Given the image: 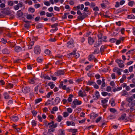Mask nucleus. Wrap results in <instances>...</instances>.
Segmentation results:
<instances>
[{"instance_id": "1", "label": "nucleus", "mask_w": 135, "mask_h": 135, "mask_svg": "<svg viewBox=\"0 0 135 135\" xmlns=\"http://www.w3.org/2000/svg\"><path fill=\"white\" fill-rule=\"evenodd\" d=\"M81 103V101L78 100L77 99H75L73 102L72 107L73 108H75L76 107V105H80Z\"/></svg>"}, {"instance_id": "2", "label": "nucleus", "mask_w": 135, "mask_h": 135, "mask_svg": "<svg viewBox=\"0 0 135 135\" xmlns=\"http://www.w3.org/2000/svg\"><path fill=\"white\" fill-rule=\"evenodd\" d=\"M115 62L118 64L120 68H123L124 67V65L123 64L124 62L123 61L118 59H116Z\"/></svg>"}, {"instance_id": "3", "label": "nucleus", "mask_w": 135, "mask_h": 135, "mask_svg": "<svg viewBox=\"0 0 135 135\" xmlns=\"http://www.w3.org/2000/svg\"><path fill=\"white\" fill-rule=\"evenodd\" d=\"M74 41L73 40H71L70 41L67 43V47L69 48H73L74 47L73 44Z\"/></svg>"}, {"instance_id": "4", "label": "nucleus", "mask_w": 135, "mask_h": 135, "mask_svg": "<svg viewBox=\"0 0 135 135\" xmlns=\"http://www.w3.org/2000/svg\"><path fill=\"white\" fill-rule=\"evenodd\" d=\"M108 101V100L106 98L104 99H102L101 100V103L103 107L104 108H106L107 107V103Z\"/></svg>"}, {"instance_id": "5", "label": "nucleus", "mask_w": 135, "mask_h": 135, "mask_svg": "<svg viewBox=\"0 0 135 135\" xmlns=\"http://www.w3.org/2000/svg\"><path fill=\"white\" fill-rule=\"evenodd\" d=\"M34 51L35 54H39L41 52V50L40 47L38 46H36L34 48Z\"/></svg>"}, {"instance_id": "6", "label": "nucleus", "mask_w": 135, "mask_h": 135, "mask_svg": "<svg viewBox=\"0 0 135 135\" xmlns=\"http://www.w3.org/2000/svg\"><path fill=\"white\" fill-rule=\"evenodd\" d=\"M113 71L114 72H116L119 75H121V69H119L118 67H115L114 68L113 70Z\"/></svg>"}, {"instance_id": "7", "label": "nucleus", "mask_w": 135, "mask_h": 135, "mask_svg": "<svg viewBox=\"0 0 135 135\" xmlns=\"http://www.w3.org/2000/svg\"><path fill=\"white\" fill-rule=\"evenodd\" d=\"M30 89L29 87L24 86L22 88V91L24 93H27L30 91Z\"/></svg>"}, {"instance_id": "8", "label": "nucleus", "mask_w": 135, "mask_h": 135, "mask_svg": "<svg viewBox=\"0 0 135 135\" xmlns=\"http://www.w3.org/2000/svg\"><path fill=\"white\" fill-rule=\"evenodd\" d=\"M79 96L83 97L86 96V94L84 90L82 91L80 90L79 92Z\"/></svg>"}, {"instance_id": "9", "label": "nucleus", "mask_w": 135, "mask_h": 135, "mask_svg": "<svg viewBox=\"0 0 135 135\" xmlns=\"http://www.w3.org/2000/svg\"><path fill=\"white\" fill-rule=\"evenodd\" d=\"M64 72L63 71L59 70L55 72V74L56 76H60L64 75Z\"/></svg>"}, {"instance_id": "10", "label": "nucleus", "mask_w": 135, "mask_h": 135, "mask_svg": "<svg viewBox=\"0 0 135 135\" xmlns=\"http://www.w3.org/2000/svg\"><path fill=\"white\" fill-rule=\"evenodd\" d=\"M128 105L130 107V109H133V107L135 106V100L132 101L130 104H128Z\"/></svg>"}, {"instance_id": "11", "label": "nucleus", "mask_w": 135, "mask_h": 135, "mask_svg": "<svg viewBox=\"0 0 135 135\" xmlns=\"http://www.w3.org/2000/svg\"><path fill=\"white\" fill-rule=\"evenodd\" d=\"M77 14L81 16H79L78 17V18L79 19H81V20H83V19L84 18V16H81L82 15V13H81V12L80 10H78V11L77 12Z\"/></svg>"}, {"instance_id": "12", "label": "nucleus", "mask_w": 135, "mask_h": 135, "mask_svg": "<svg viewBox=\"0 0 135 135\" xmlns=\"http://www.w3.org/2000/svg\"><path fill=\"white\" fill-rule=\"evenodd\" d=\"M84 8V6L83 4H79L76 7H75L74 8H75L77 9H80L81 10H82Z\"/></svg>"}, {"instance_id": "13", "label": "nucleus", "mask_w": 135, "mask_h": 135, "mask_svg": "<svg viewBox=\"0 0 135 135\" xmlns=\"http://www.w3.org/2000/svg\"><path fill=\"white\" fill-rule=\"evenodd\" d=\"M102 44V42L101 40H98V41L96 42L94 44V46L95 47H97L101 45Z\"/></svg>"}, {"instance_id": "14", "label": "nucleus", "mask_w": 135, "mask_h": 135, "mask_svg": "<svg viewBox=\"0 0 135 135\" xmlns=\"http://www.w3.org/2000/svg\"><path fill=\"white\" fill-rule=\"evenodd\" d=\"M88 42L89 44L92 45L94 42V40L91 37H89L88 38Z\"/></svg>"}, {"instance_id": "15", "label": "nucleus", "mask_w": 135, "mask_h": 135, "mask_svg": "<svg viewBox=\"0 0 135 135\" xmlns=\"http://www.w3.org/2000/svg\"><path fill=\"white\" fill-rule=\"evenodd\" d=\"M22 49L20 47L16 46L15 47L14 50L16 52H20Z\"/></svg>"}, {"instance_id": "16", "label": "nucleus", "mask_w": 135, "mask_h": 135, "mask_svg": "<svg viewBox=\"0 0 135 135\" xmlns=\"http://www.w3.org/2000/svg\"><path fill=\"white\" fill-rule=\"evenodd\" d=\"M66 124L68 126H74L75 125V123L73 121H67L66 122Z\"/></svg>"}, {"instance_id": "17", "label": "nucleus", "mask_w": 135, "mask_h": 135, "mask_svg": "<svg viewBox=\"0 0 135 135\" xmlns=\"http://www.w3.org/2000/svg\"><path fill=\"white\" fill-rule=\"evenodd\" d=\"M11 120L14 122L17 121L18 119V117L16 116H12L11 117Z\"/></svg>"}, {"instance_id": "18", "label": "nucleus", "mask_w": 135, "mask_h": 135, "mask_svg": "<svg viewBox=\"0 0 135 135\" xmlns=\"http://www.w3.org/2000/svg\"><path fill=\"white\" fill-rule=\"evenodd\" d=\"M63 88L62 89L66 90L67 93H69L70 91L71 88L68 87L67 88L66 87V85H64Z\"/></svg>"}, {"instance_id": "19", "label": "nucleus", "mask_w": 135, "mask_h": 135, "mask_svg": "<svg viewBox=\"0 0 135 135\" xmlns=\"http://www.w3.org/2000/svg\"><path fill=\"white\" fill-rule=\"evenodd\" d=\"M60 98L59 97H56L54 100L55 105H57L60 103Z\"/></svg>"}, {"instance_id": "20", "label": "nucleus", "mask_w": 135, "mask_h": 135, "mask_svg": "<svg viewBox=\"0 0 135 135\" xmlns=\"http://www.w3.org/2000/svg\"><path fill=\"white\" fill-rule=\"evenodd\" d=\"M124 37H122L120 38L119 40H117L116 42V44L117 45L119 44L121 42V41H123L124 40Z\"/></svg>"}, {"instance_id": "21", "label": "nucleus", "mask_w": 135, "mask_h": 135, "mask_svg": "<svg viewBox=\"0 0 135 135\" xmlns=\"http://www.w3.org/2000/svg\"><path fill=\"white\" fill-rule=\"evenodd\" d=\"M7 43L8 45L10 46V47H13L15 45V43L14 42H10L8 41L7 42Z\"/></svg>"}, {"instance_id": "22", "label": "nucleus", "mask_w": 135, "mask_h": 135, "mask_svg": "<svg viewBox=\"0 0 135 135\" xmlns=\"http://www.w3.org/2000/svg\"><path fill=\"white\" fill-rule=\"evenodd\" d=\"M3 96L4 98L6 99H9L11 98V97L9 96L8 94L6 92H5L4 93Z\"/></svg>"}, {"instance_id": "23", "label": "nucleus", "mask_w": 135, "mask_h": 135, "mask_svg": "<svg viewBox=\"0 0 135 135\" xmlns=\"http://www.w3.org/2000/svg\"><path fill=\"white\" fill-rule=\"evenodd\" d=\"M3 53L5 54H9L10 53V51L6 48L2 50Z\"/></svg>"}, {"instance_id": "24", "label": "nucleus", "mask_w": 135, "mask_h": 135, "mask_svg": "<svg viewBox=\"0 0 135 135\" xmlns=\"http://www.w3.org/2000/svg\"><path fill=\"white\" fill-rule=\"evenodd\" d=\"M98 116V114L94 113H92L90 114V117L91 119H94Z\"/></svg>"}, {"instance_id": "25", "label": "nucleus", "mask_w": 135, "mask_h": 135, "mask_svg": "<svg viewBox=\"0 0 135 135\" xmlns=\"http://www.w3.org/2000/svg\"><path fill=\"white\" fill-rule=\"evenodd\" d=\"M133 99L132 97H128L126 98V100L128 102V104H130L132 101H133Z\"/></svg>"}, {"instance_id": "26", "label": "nucleus", "mask_w": 135, "mask_h": 135, "mask_svg": "<svg viewBox=\"0 0 135 135\" xmlns=\"http://www.w3.org/2000/svg\"><path fill=\"white\" fill-rule=\"evenodd\" d=\"M58 110V108L57 107H54L52 109V110L51 112V113L52 114L55 113L54 111H56Z\"/></svg>"}, {"instance_id": "27", "label": "nucleus", "mask_w": 135, "mask_h": 135, "mask_svg": "<svg viewBox=\"0 0 135 135\" xmlns=\"http://www.w3.org/2000/svg\"><path fill=\"white\" fill-rule=\"evenodd\" d=\"M73 97V95L72 94H70L68 99V101L69 102H71L72 100V98Z\"/></svg>"}, {"instance_id": "28", "label": "nucleus", "mask_w": 135, "mask_h": 135, "mask_svg": "<svg viewBox=\"0 0 135 135\" xmlns=\"http://www.w3.org/2000/svg\"><path fill=\"white\" fill-rule=\"evenodd\" d=\"M69 131L73 133H75L77 132V129H69Z\"/></svg>"}, {"instance_id": "29", "label": "nucleus", "mask_w": 135, "mask_h": 135, "mask_svg": "<svg viewBox=\"0 0 135 135\" xmlns=\"http://www.w3.org/2000/svg\"><path fill=\"white\" fill-rule=\"evenodd\" d=\"M95 82L94 81H89L87 83L88 85H93L95 84Z\"/></svg>"}, {"instance_id": "30", "label": "nucleus", "mask_w": 135, "mask_h": 135, "mask_svg": "<svg viewBox=\"0 0 135 135\" xmlns=\"http://www.w3.org/2000/svg\"><path fill=\"white\" fill-rule=\"evenodd\" d=\"M42 100V99L41 98L36 99L35 100V104H37L41 102Z\"/></svg>"}, {"instance_id": "31", "label": "nucleus", "mask_w": 135, "mask_h": 135, "mask_svg": "<svg viewBox=\"0 0 135 135\" xmlns=\"http://www.w3.org/2000/svg\"><path fill=\"white\" fill-rule=\"evenodd\" d=\"M34 17V15H28L26 16L28 20H31Z\"/></svg>"}, {"instance_id": "32", "label": "nucleus", "mask_w": 135, "mask_h": 135, "mask_svg": "<svg viewBox=\"0 0 135 135\" xmlns=\"http://www.w3.org/2000/svg\"><path fill=\"white\" fill-rule=\"evenodd\" d=\"M102 94L103 96H105L107 95L110 96V93H108L106 92H102Z\"/></svg>"}, {"instance_id": "33", "label": "nucleus", "mask_w": 135, "mask_h": 135, "mask_svg": "<svg viewBox=\"0 0 135 135\" xmlns=\"http://www.w3.org/2000/svg\"><path fill=\"white\" fill-rule=\"evenodd\" d=\"M127 18L130 19H133L135 18V17L133 15H129L128 16Z\"/></svg>"}, {"instance_id": "34", "label": "nucleus", "mask_w": 135, "mask_h": 135, "mask_svg": "<svg viewBox=\"0 0 135 135\" xmlns=\"http://www.w3.org/2000/svg\"><path fill=\"white\" fill-rule=\"evenodd\" d=\"M62 118V117L60 115H59L57 117V121L59 122H60Z\"/></svg>"}, {"instance_id": "35", "label": "nucleus", "mask_w": 135, "mask_h": 135, "mask_svg": "<svg viewBox=\"0 0 135 135\" xmlns=\"http://www.w3.org/2000/svg\"><path fill=\"white\" fill-rule=\"evenodd\" d=\"M126 115V114H122L121 115V117L118 118V120H121V119H122V120L123 119H124L125 118Z\"/></svg>"}, {"instance_id": "36", "label": "nucleus", "mask_w": 135, "mask_h": 135, "mask_svg": "<svg viewBox=\"0 0 135 135\" xmlns=\"http://www.w3.org/2000/svg\"><path fill=\"white\" fill-rule=\"evenodd\" d=\"M13 85L10 83H8L7 86L6 88L7 89H9L11 88H13Z\"/></svg>"}, {"instance_id": "37", "label": "nucleus", "mask_w": 135, "mask_h": 135, "mask_svg": "<svg viewBox=\"0 0 135 135\" xmlns=\"http://www.w3.org/2000/svg\"><path fill=\"white\" fill-rule=\"evenodd\" d=\"M52 124H51V126H50V127H52V128H56L57 127V123H56L55 124H54V122L53 121V123H52Z\"/></svg>"}, {"instance_id": "38", "label": "nucleus", "mask_w": 135, "mask_h": 135, "mask_svg": "<svg viewBox=\"0 0 135 135\" xmlns=\"http://www.w3.org/2000/svg\"><path fill=\"white\" fill-rule=\"evenodd\" d=\"M45 53L47 55H49L51 54V51L49 50L46 49L45 51Z\"/></svg>"}, {"instance_id": "39", "label": "nucleus", "mask_w": 135, "mask_h": 135, "mask_svg": "<svg viewBox=\"0 0 135 135\" xmlns=\"http://www.w3.org/2000/svg\"><path fill=\"white\" fill-rule=\"evenodd\" d=\"M17 14L19 17H21L23 15V14L21 11L19 10L17 12Z\"/></svg>"}, {"instance_id": "40", "label": "nucleus", "mask_w": 135, "mask_h": 135, "mask_svg": "<svg viewBox=\"0 0 135 135\" xmlns=\"http://www.w3.org/2000/svg\"><path fill=\"white\" fill-rule=\"evenodd\" d=\"M69 115V114L66 112H64L63 113V116L64 118H66Z\"/></svg>"}, {"instance_id": "41", "label": "nucleus", "mask_w": 135, "mask_h": 135, "mask_svg": "<svg viewBox=\"0 0 135 135\" xmlns=\"http://www.w3.org/2000/svg\"><path fill=\"white\" fill-rule=\"evenodd\" d=\"M134 2L133 1H129L128 3V5L130 7H132L134 5Z\"/></svg>"}, {"instance_id": "42", "label": "nucleus", "mask_w": 135, "mask_h": 135, "mask_svg": "<svg viewBox=\"0 0 135 135\" xmlns=\"http://www.w3.org/2000/svg\"><path fill=\"white\" fill-rule=\"evenodd\" d=\"M67 112L69 113H71L73 112V109L70 108H67L66 110Z\"/></svg>"}, {"instance_id": "43", "label": "nucleus", "mask_w": 135, "mask_h": 135, "mask_svg": "<svg viewBox=\"0 0 135 135\" xmlns=\"http://www.w3.org/2000/svg\"><path fill=\"white\" fill-rule=\"evenodd\" d=\"M94 58L95 57L94 56L90 55L89 56L88 59L89 61H91L93 60Z\"/></svg>"}, {"instance_id": "44", "label": "nucleus", "mask_w": 135, "mask_h": 135, "mask_svg": "<svg viewBox=\"0 0 135 135\" xmlns=\"http://www.w3.org/2000/svg\"><path fill=\"white\" fill-rule=\"evenodd\" d=\"M48 85L50 86V88L51 89H53L55 86V85L52 83H49Z\"/></svg>"}, {"instance_id": "45", "label": "nucleus", "mask_w": 135, "mask_h": 135, "mask_svg": "<svg viewBox=\"0 0 135 135\" xmlns=\"http://www.w3.org/2000/svg\"><path fill=\"white\" fill-rule=\"evenodd\" d=\"M53 93V92L52 91L48 93L47 95H46V97L47 98H49L50 97V96L52 95Z\"/></svg>"}, {"instance_id": "46", "label": "nucleus", "mask_w": 135, "mask_h": 135, "mask_svg": "<svg viewBox=\"0 0 135 135\" xmlns=\"http://www.w3.org/2000/svg\"><path fill=\"white\" fill-rule=\"evenodd\" d=\"M95 95L96 98L97 99L99 98L100 95H99V93L98 91H96L95 92Z\"/></svg>"}, {"instance_id": "47", "label": "nucleus", "mask_w": 135, "mask_h": 135, "mask_svg": "<svg viewBox=\"0 0 135 135\" xmlns=\"http://www.w3.org/2000/svg\"><path fill=\"white\" fill-rule=\"evenodd\" d=\"M69 14V13H65L62 16V18L63 19H66L67 18V16Z\"/></svg>"}, {"instance_id": "48", "label": "nucleus", "mask_w": 135, "mask_h": 135, "mask_svg": "<svg viewBox=\"0 0 135 135\" xmlns=\"http://www.w3.org/2000/svg\"><path fill=\"white\" fill-rule=\"evenodd\" d=\"M93 65H88L85 68V69L86 70H89L90 68L93 67Z\"/></svg>"}, {"instance_id": "49", "label": "nucleus", "mask_w": 135, "mask_h": 135, "mask_svg": "<svg viewBox=\"0 0 135 135\" xmlns=\"http://www.w3.org/2000/svg\"><path fill=\"white\" fill-rule=\"evenodd\" d=\"M46 15L48 17H51L54 16V14L53 13H49L47 12L46 13Z\"/></svg>"}, {"instance_id": "50", "label": "nucleus", "mask_w": 135, "mask_h": 135, "mask_svg": "<svg viewBox=\"0 0 135 135\" xmlns=\"http://www.w3.org/2000/svg\"><path fill=\"white\" fill-rule=\"evenodd\" d=\"M43 27V25L42 24L39 23L36 26V27L37 28H39Z\"/></svg>"}, {"instance_id": "51", "label": "nucleus", "mask_w": 135, "mask_h": 135, "mask_svg": "<svg viewBox=\"0 0 135 135\" xmlns=\"http://www.w3.org/2000/svg\"><path fill=\"white\" fill-rule=\"evenodd\" d=\"M63 82L62 81H61L60 83V84L59 86V87L60 88H62L63 89V88L64 85H63Z\"/></svg>"}, {"instance_id": "52", "label": "nucleus", "mask_w": 135, "mask_h": 135, "mask_svg": "<svg viewBox=\"0 0 135 135\" xmlns=\"http://www.w3.org/2000/svg\"><path fill=\"white\" fill-rule=\"evenodd\" d=\"M55 130V129L53 128H50L48 129V133L51 134V133L53 132Z\"/></svg>"}, {"instance_id": "53", "label": "nucleus", "mask_w": 135, "mask_h": 135, "mask_svg": "<svg viewBox=\"0 0 135 135\" xmlns=\"http://www.w3.org/2000/svg\"><path fill=\"white\" fill-rule=\"evenodd\" d=\"M35 79L34 78L31 79L30 80L29 82L31 84H34L35 82Z\"/></svg>"}, {"instance_id": "54", "label": "nucleus", "mask_w": 135, "mask_h": 135, "mask_svg": "<svg viewBox=\"0 0 135 135\" xmlns=\"http://www.w3.org/2000/svg\"><path fill=\"white\" fill-rule=\"evenodd\" d=\"M53 123V121H52L51 122L49 123H48L47 121H46L45 122V125L46 126H48L49 125L51 124H52V123Z\"/></svg>"}, {"instance_id": "55", "label": "nucleus", "mask_w": 135, "mask_h": 135, "mask_svg": "<svg viewBox=\"0 0 135 135\" xmlns=\"http://www.w3.org/2000/svg\"><path fill=\"white\" fill-rule=\"evenodd\" d=\"M44 4L47 6H49L50 5V3L49 2L47 1H46L44 2Z\"/></svg>"}, {"instance_id": "56", "label": "nucleus", "mask_w": 135, "mask_h": 135, "mask_svg": "<svg viewBox=\"0 0 135 135\" xmlns=\"http://www.w3.org/2000/svg\"><path fill=\"white\" fill-rule=\"evenodd\" d=\"M107 38V37L106 36H104L102 37L101 40L102 41H102L106 42L107 41L106 40V39Z\"/></svg>"}, {"instance_id": "57", "label": "nucleus", "mask_w": 135, "mask_h": 135, "mask_svg": "<svg viewBox=\"0 0 135 135\" xmlns=\"http://www.w3.org/2000/svg\"><path fill=\"white\" fill-rule=\"evenodd\" d=\"M29 11L32 13H33L35 12V9L33 8H30L28 9Z\"/></svg>"}, {"instance_id": "58", "label": "nucleus", "mask_w": 135, "mask_h": 135, "mask_svg": "<svg viewBox=\"0 0 135 135\" xmlns=\"http://www.w3.org/2000/svg\"><path fill=\"white\" fill-rule=\"evenodd\" d=\"M31 123L33 126H36V123L35 120H33L31 122Z\"/></svg>"}, {"instance_id": "59", "label": "nucleus", "mask_w": 135, "mask_h": 135, "mask_svg": "<svg viewBox=\"0 0 135 135\" xmlns=\"http://www.w3.org/2000/svg\"><path fill=\"white\" fill-rule=\"evenodd\" d=\"M99 50L98 49H95L93 53L94 54H97L99 53Z\"/></svg>"}, {"instance_id": "60", "label": "nucleus", "mask_w": 135, "mask_h": 135, "mask_svg": "<svg viewBox=\"0 0 135 135\" xmlns=\"http://www.w3.org/2000/svg\"><path fill=\"white\" fill-rule=\"evenodd\" d=\"M100 75L99 74H97L95 75V77L97 79H99L100 78Z\"/></svg>"}, {"instance_id": "61", "label": "nucleus", "mask_w": 135, "mask_h": 135, "mask_svg": "<svg viewBox=\"0 0 135 135\" xmlns=\"http://www.w3.org/2000/svg\"><path fill=\"white\" fill-rule=\"evenodd\" d=\"M59 132L61 135H64L65 134L64 131L62 129L60 130Z\"/></svg>"}, {"instance_id": "62", "label": "nucleus", "mask_w": 135, "mask_h": 135, "mask_svg": "<svg viewBox=\"0 0 135 135\" xmlns=\"http://www.w3.org/2000/svg\"><path fill=\"white\" fill-rule=\"evenodd\" d=\"M37 118H38V120H39V121H40V122H41L42 121V118L39 115H38L37 116Z\"/></svg>"}, {"instance_id": "63", "label": "nucleus", "mask_w": 135, "mask_h": 135, "mask_svg": "<svg viewBox=\"0 0 135 135\" xmlns=\"http://www.w3.org/2000/svg\"><path fill=\"white\" fill-rule=\"evenodd\" d=\"M40 4L38 3V4H35L34 5V7L36 8L37 9V8L40 7Z\"/></svg>"}, {"instance_id": "64", "label": "nucleus", "mask_w": 135, "mask_h": 135, "mask_svg": "<svg viewBox=\"0 0 135 135\" xmlns=\"http://www.w3.org/2000/svg\"><path fill=\"white\" fill-rule=\"evenodd\" d=\"M1 41L2 43L4 44H5L7 42L6 40V39H4L3 38H2L1 39Z\"/></svg>"}]
</instances>
